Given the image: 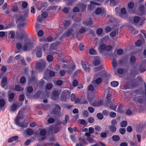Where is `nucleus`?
Here are the masks:
<instances>
[{
    "label": "nucleus",
    "mask_w": 146,
    "mask_h": 146,
    "mask_svg": "<svg viewBox=\"0 0 146 146\" xmlns=\"http://www.w3.org/2000/svg\"><path fill=\"white\" fill-rule=\"evenodd\" d=\"M111 77V75L107 74L105 72L102 71L101 72L96 73L94 75V78H96L95 80H93L92 84L93 85L96 86L100 84L102 81V78L105 80H108Z\"/></svg>",
    "instance_id": "f257e3e1"
},
{
    "label": "nucleus",
    "mask_w": 146,
    "mask_h": 146,
    "mask_svg": "<svg viewBox=\"0 0 146 146\" xmlns=\"http://www.w3.org/2000/svg\"><path fill=\"white\" fill-rule=\"evenodd\" d=\"M23 117L22 113L21 110L19 111L18 115L16 118L15 119V124L22 128L27 127L28 124V123L23 122L19 123V121Z\"/></svg>",
    "instance_id": "f03ea898"
},
{
    "label": "nucleus",
    "mask_w": 146,
    "mask_h": 146,
    "mask_svg": "<svg viewBox=\"0 0 146 146\" xmlns=\"http://www.w3.org/2000/svg\"><path fill=\"white\" fill-rule=\"evenodd\" d=\"M34 41H32L30 38L25 40L24 45L23 46L22 49L24 51L29 50L35 44Z\"/></svg>",
    "instance_id": "7ed1b4c3"
},
{
    "label": "nucleus",
    "mask_w": 146,
    "mask_h": 146,
    "mask_svg": "<svg viewBox=\"0 0 146 146\" xmlns=\"http://www.w3.org/2000/svg\"><path fill=\"white\" fill-rule=\"evenodd\" d=\"M46 61L44 60H40L38 62L36 66L37 70L39 72H41L45 68Z\"/></svg>",
    "instance_id": "20e7f679"
},
{
    "label": "nucleus",
    "mask_w": 146,
    "mask_h": 146,
    "mask_svg": "<svg viewBox=\"0 0 146 146\" xmlns=\"http://www.w3.org/2000/svg\"><path fill=\"white\" fill-rule=\"evenodd\" d=\"M37 73L35 71L33 70L32 71V77L30 78L29 80L28 83L29 84H34L36 83L37 79L35 76L37 75Z\"/></svg>",
    "instance_id": "39448f33"
},
{
    "label": "nucleus",
    "mask_w": 146,
    "mask_h": 146,
    "mask_svg": "<svg viewBox=\"0 0 146 146\" xmlns=\"http://www.w3.org/2000/svg\"><path fill=\"white\" fill-rule=\"evenodd\" d=\"M145 21V19H142L140 20V18L137 16L134 17L133 21L135 24H137L138 25L141 26L143 23Z\"/></svg>",
    "instance_id": "423d86ee"
},
{
    "label": "nucleus",
    "mask_w": 146,
    "mask_h": 146,
    "mask_svg": "<svg viewBox=\"0 0 146 146\" xmlns=\"http://www.w3.org/2000/svg\"><path fill=\"white\" fill-rule=\"evenodd\" d=\"M48 13L46 12H43L41 14V16H38L37 19L38 21L39 22H41L44 18H45L47 17Z\"/></svg>",
    "instance_id": "0eeeda50"
},
{
    "label": "nucleus",
    "mask_w": 146,
    "mask_h": 146,
    "mask_svg": "<svg viewBox=\"0 0 146 146\" xmlns=\"http://www.w3.org/2000/svg\"><path fill=\"white\" fill-rule=\"evenodd\" d=\"M139 70L141 72H143L146 70V60L143 61L139 67Z\"/></svg>",
    "instance_id": "6e6552de"
},
{
    "label": "nucleus",
    "mask_w": 146,
    "mask_h": 146,
    "mask_svg": "<svg viewBox=\"0 0 146 146\" xmlns=\"http://www.w3.org/2000/svg\"><path fill=\"white\" fill-rule=\"evenodd\" d=\"M102 61V59L99 57H96L93 61V63L95 66H96L100 64Z\"/></svg>",
    "instance_id": "1a4fd4ad"
},
{
    "label": "nucleus",
    "mask_w": 146,
    "mask_h": 146,
    "mask_svg": "<svg viewBox=\"0 0 146 146\" xmlns=\"http://www.w3.org/2000/svg\"><path fill=\"white\" fill-rule=\"evenodd\" d=\"M33 133V131L31 129L28 128L26 129L23 132V135L25 137L28 136H30L32 135Z\"/></svg>",
    "instance_id": "9d476101"
},
{
    "label": "nucleus",
    "mask_w": 146,
    "mask_h": 146,
    "mask_svg": "<svg viewBox=\"0 0 146 146\" xmlns=\"http://www.w3.org/2000/svg\"><path fill=\"white\" fill-rule=\"evenodd\" d=\"M74 33V28L72 27L68 30L67 32L63 34V36H68L70 35H73Z\"/></svg>",
    "instance_id": "9b49d317"
},
{
    "label": "nucleus",
    "mask_w": 146,
    "mask_h": 146,
    "mask_svg": "<svg viewBox=\"0 0 146 146\" xmlns=\"http://www.w3.org/2000/svg\"><path fill=\"white\" fill-rule=\"evenodd\" d=\"M28 17L27 12H25L23 16H19L17 18V21H22L25 20Z\"/></svg>",
    "instance_id": "f8f14e48"
},
{
    "label": "nucleus",
    "mask_w": 146,
    "mask_h": 146,
    "mask_svg": "<svg viewBox=\"0 0 146 146\" xmlns=\"http://www.w3.org/2000/svg\"><path fill=\"white\" fill-rule=\"evenodd\" d=\"M59 94L58 92L55 90L53 92L52 94L51 98L53 100H56L59 97Z\"/></svg>",
    "instance_id": "ddd939ff"
},
{
    "label": "nucleus",
    "mask_w": 146,
    "mask_h": 146,
    "mask_svg": "<svg viewBox=\"0 0 146 146\" xmlns=\"http://www.w3.org/2000/svg\"><path fill=\"white\" fill-rule=\"evenodd\" d=\"M82 66L84 70L86 72H89L90 71V68L89 67H87L85 63L83 60L81 61Z\"/></svg>",
    "instance_id": "4468645a"
},
{
    "label": "nucleus",
    "mask_w": 146,
    "mask_h": 146,
    "mask_svg": "<svg viewBox=\"0 0 146 146\" xmlns=\"http://www.w3.org/2000/svg\"><path fill=\"white\" fill-rule=\"evenodd\" d=\"M79 142L76 144V146H85L86 144L85 140L81 138H79Z\"/></svg>",
    "instance_id": "2eb2a0df"
},
{
    "label": "nucleus",
    "mask_w": 146,
    "mask_h": 146,
    "mask_svg": "<svg viewBox=\"0 0 146 146\" xmlns=\"http://www.w3.org/2000/svg\"><path fill=\"white\" fill-rule=\"evenodd\" d=\"M55 110H57V111L55 113V114L56 115L59 116L60 115L61 108L58 105L55 104Z\"/></svg>",
    "instance_id": "dca6fc26"
},
{
    "label": "nucleus",
    "mask_w": 146,
    "mask_h": 146,
    "mask_svg": "<svg viewBox=\"0 0 146 146\" xmlns=\"http://www.w3.org/2000/svg\"><path fill=\"white\" fill-rule=\"evenodd\" d=\"M46 129H43L40 130V134L41 135L44 136L42 137L41 139L42 140H44L45 139V137L44 136L46 133Z\"/></svg>",
    "instance_id": "f3484780"
},
{
    "label": "nucleus",
    "mask_w": 146,
    "mask_h": 146,
    "mask_svg": "<svg viewBox=\"0 0 146 146\" xmlns=\"http://www.w3.org/2000/svg\"><path fill=\"white\" fill-rule=\"evenodd\" d=\"M7 79L5 77H4L1 80V86L4 88L5 86L7 84Z\"/></svg>",
    "instance_id": "a211bd4d"
},
{
    "label": "nucleus",
    "mask_w": 146,
    "mask_h": 146,
    "mask_svg": "<svg viewBox=\"0 0 146 146\" xmlns=\"http://www.w3.org/2000/svg\"><path fill=\"white\" fill-rule=\"evenodd\" d=\"M106 45L103 44H102L99 46L98 48L99 51L102 52L106 50Z\"/></svg>",
    "instance_id": "6ab92c4d"
},
{
    "label": "nucleus",
    "mask_w": 146,
    "mask_h": 146,
    "mask_svg": "<svg viewBox=\"0 0 146 146\" xmlns=\"http://www.w3.org/2000/svg\"><path fill=\"white\" fill-rule=\"evenodd\" d=\"M105 2V4H107L108 3V1H110V4L111 6L115 5H117V3L115 0H106Z\"/></svg>",
    "instance_id": "aec40b11"
},
{
    "label": "nucleus",
    "mask_w": 146,
    "mask_h": 146,
    "mask_svg": "<svg viewBox=\"0 0 146 146\" xmlns=\"http://www.w3.org/2000/svg\"><path fill=\"white\" fill-rule=\"evenodd\" d=\"M70 20L64 21L63 22V24L65 28L69 27L71 23Z\"/></svg>",
    "instance_id": "412c9836"
},
{
    "label": "nucleus",
    "mask_w": 146,
    "mask_h": 146,
    "mask_svg": "<svg viewBox=\"0 0 146 146\" xmlns=\"http://www.w3.org/2000/svg\"><path fill=\"white\" fill-rule=\"evenodd\" d=\"M25 32L24 31L21 32L20 34H18L17 35V37L20 39H23L24 36Z\"/></svg>",
    "instance_id": "4be33fe9"
},
{
    "label": "nucleus",
    "mask_w": 146,
    "mask_h": 146,
    "mask_svg": "<svg viewBox=\"0 0 146 146\" xmlns=\"http://www.w3.org/2000/svg\"><path fill=\"white\" fill-rule=\"evenodd\" d=\"M134 99L135 101L139 102V103H141L143 102V99L142 97H135Z\"/></svg>",
    "instance_id": "5701e85b"
},
{
    "label": "nucleus",
    "mask_w": 146,
    "mask_h": 146,
    "mask_svg": "<svg viewBox=\"0 0 146 146\" xmlns=\"http://www.w3.org/2000/svg\"><path fill=\"white\" fill-rule=\"evenodd\" d=\"M5 102L3 99H0V109H1L5 106Z\"/></svg>",
    "instance_id": "b1692460"
},
{
    "label": "nucleus",
    "mask_w": 146,
    "mask_h": 146,
    "mask_svg": "<svg viewBox=\"0 0 146 146\" xmlns=\"http://www.w3.org/2000/svg\"><path fill=\"white\" fill-rule=\"evenodd\" d=\"M70 93L68 90H66L64 91L62 93V94L65 95L66 96L68 97L70 95Z\"/></svg>",
    "instance_id": "393cba45"
},
{
    "label": "nucleus",
    "mask_w": 146,
    "mask_h": 146,
    "mask_svg": "<svg viewBox=\"0 0 146 146\" xmlns=\"http://www.w3.org/2000/svg\"><path fill=\"white\" fill-rule=\"evenodd\" d=\"M109 127L110 131L114 133L116 131L117 129L115 126L110 125Z\"/></svg>",
    "instance_id": "a878e982"
},
{
    "label": "nucleus",
    "mask_w": 146,
    "mask_h": 146,
    "mask_svg": "<svg viewBox=\"0 0 146 146\" xmlns=\"http://www.w3.org/2000/svg\"><path fill=\"white\" fill-rule=\"evenodd\" d=\"M138 71L136 70H132L130 71V74L134 76H135L138 74Z\"/></svg>",
    "instance_id": "bb28decb"
},
{
    "label": "nucleus",
    "mask_w": 146,
    "mask_h": 146,
    "mask_svg": "<svg viewBox=\"0 0 146 146\" xmlns=\"http://www.w3.org/2000/svg\"><path fill=\"white\" fill-rule=\"evenodd\" d=\"M17 108V105L15 104H13L10 107V110L11 111H15V110H16Z\"/></svg>",
    "instance_id": "cd10ccee"
},
{
    "label": "nucleus",
    "mask_w": 146,
    "mask_h": 146,
    "mask_svg": "<svg viewBox=\"0 0 146 146\" xmlns=\"http://www.w3.org/2000/svg\"><path fill=\"white\" fill-rule=\"evenodd\" d=\"M120 138L118 135H114L112 137V139L114 141H117L120 140Z\"/></svg>",
    "instance_id": "c85d7f7f"
},
{
    "label": "nucleus",
    "mask_w": 146,
    "mask_h": 146,
    "mask_svg": "<svg viewBox=\"0 0 146 146\" xmlns=\"http://www.w3.org/2000/svg\"><path fill=\"white\" fill-rule=\"evenodd\" d=\"M119 84V82L117 81H113L111 83V86L113 87H116L118 86Z\"/></svg>",
    "instance_id": "c756f323"
},
{
    "label": "nucleus",
    "mask_w": 146,
    "mask_h": 146,
    "mask_svg": "<svg viewBox=\"0 0 146 146\" xmlns=\"http://www.w3.org/2000/svg\"><path fill=\"white\" fill-rule=\"evenodd\" d=\"M102 69V66H100L98 67H96L94 68V71L95 72H97L100 71Z\"/></svg>",
    "instance_id": "7c9ffc66"
},
{
    "label": "nucleus",
    "mask_w": 146,
    "mask_h": 146,
    "mask_svg": "<svg viewBox=\"0 0 146 146\" xmlns=\"http://www.w3.org/2000/svg\"><path fill=\"white\" fill-rule=\"evenodd\" d=\"M92 22V20L90 19L88 20L84 21L83 22V24L87 26H88L91 24Z\"/></svg>",
    "instance_id": "2f4dec72"
},
{
    "label": "nucleus",
    "mask_w": 146,
    "mask_h": 146,
    "mask_svg": "<svg viewBox=\"0 0 146 146\" xmlns=\"http://www.w3.org/2000/svg\"><path fill=\"white\" fill-rule=\"evenodd\" d=\"M96 86V85H94L92 84V85H89L88 87V90L92 91L94 89V87Z\"/></svg>",
    "instance_id": "473e14b6"
},
{
    "label": "nucleus",
    "mask_w": 146,
    "mask_h": 146,
    "mask_svg": "<svg viewBox=\"0 0 146 146\" xmlns=\"http://www.w3.org/2000/svg\"><path fill=\"white\" fill-rule=\"evenodd\" d=\"M89 53L90 54L95 55L96 54L95 50L93 48H92L89 50Z\"/></svg>",
    "instance_id": "72a5a7b5"
},
{
    "label": "nucleus",
    "mask_w": 146,
    "mask_h": 146,
    "mask_svg": "<svg viewBox=\"0 0 146 146\" xmlns=\"http://www.w3.org/2000/svg\"><path fill=\"white\" fill-rule=\"evenodd\" d=\"M111 63L113 68H115L117 65L116 60L115 59H113Z\"/></svg>",
    "instance_id": "f704fd0d"
},
{
    "label": "nucleus",
    "mask_w": 146,
    "mask_h": 146,
    "mask_svg": "<svg viewBox=\"0 0 146 146\" xmlns=\"http://www.w3.org/2000/svg\"><path fill=\"white\" fill-rule=\"evenodd\" d=\"M120 125L122 127H125L127 126V122L126 121H123L121 123Z\"/></svg>",
    "instance_id": "c9c22d12"
},
{
    "label": "nucleus",
    "mask_w": 146,
    "mask_h": 146,
    "mask_svg": "<svg viewBox=\"0 0 146 146\" xmlns=\"http://www.w3.org/2000/svg\"><path fill=\"white\" fill-rule=\"evenodd\" d=\"M14 96V94L13 93H11L9 97V102H12V99H13Z\"/></svg>",
    "instance_id": "e433bc0d"
},
{
    "label": "nucleus",
    "mask_w": 146,
    "mask_h": 146,
    "mask_svg": "<svg viewBox=\"0 0 146 146\" xmlns=\"http://www.w3.org/2000/svg\"><path fill=\"white\" fill-rule=\"evenodd\" d=\"M55 129V127L53 126H50V130L53 133V132H54V133H56L58 131L60 130H58L57 131H55V130L54 129Z\"/></svg>",
    "instance_id": "4c0bfd02"
},
{
    "label": "nucleus",
    "mask_w": 146,
    "mask_h": 146,
    "mask_svg": "<svg viewBox=\"0 0 146 146\" xmlns=\"http://www.w3.org/2000/svg\"><path fill=\"white\" fill-rule=\"evenodd\" d=\"M46 59L48 62H51L52 61L53 58L52 56L49 55L46 57Z\"/></svg>",
    "instance_id": "58836bf2"
},
{
    "label": "nucleus",
    "mask_w": 146,
    "mask_h": 146,
    "mask_svg": "<svg viewBox=\"0 0 146 146\" xmlns=\"http://www.w3.org/2000/svg\"><path fill=\"white\" fill-rule=\"evenodd\" d=\"M15 89L17 91H21L23 90V88H21L19 86L17 85L15 86Z\"/></svg>",
    "instance_id": "ea45409f"
},
{
    "label": "nucleus",
    "mask_w": 146,
    "mask_h": 146,
    "mask_svg": "<svg viewBox=\"0 0 146 146\" xmlns=\"http://www.w3.org/2000/svg\"><path fill=\"white\" fill-rule=\"evenodd\" d=\"M86 139L90 143H92L95 142V141L90 137H87Z\"/></svg>",
    "instance_id": "a19ab883"
},
{
    "label": "nucleus",
    "mask_w": 146,
    "mask_h": 146,
    "mask_svg": "<svg viewBox=\"0 0 146 146\" xmlns=\"http://www.w3.org/2000/svg\"><path fill=\"white\" fill-rule=\"evenodd\" d=\"M68 97L66 96L65 95H64L62 94L60 96V98L62 101L63 102H65L66 101L67 98Z\"/></svg>",
    "instance_id": "79ce46f5"
},
{
    "label": "nucleus",
    "mask_w": 146,
    "mask_h": 146,
    "mask_svg": "<svg viewBox=\"0 0 146 146\" xmlns=\"http://www.w3.org/2000/svg\"><path fill=\"white\" fill-rule=\"evenodd\" d=\"M117 120L115 119H113L112 120L111 122V125L115 126L116 125H117Z\"/></svg>",
    "instance_id": "37998d69"
},
{
    "label": "nucleus",
    "mask_w": 146,
    "mask_h": 146,
    "mask_svg": "<svg viewBox=\"0 0 146 146\" xmlns=\"http://www.w3.org/2000/svg\"><path fill=\"white\" fill-rule=\"evenodd\" d=\"M116 107V105L112 104H111L109 108L110 109H111L112 110L115 111Z\"/></svg>",
    "instance_id": "c03bdc74"
},
{
    "label": "nucleus",
    "mask_w": 146,
    "mask_h": 146,
    "mask_svg": "<svg viewBox=\"0 0 146 146\" xmlns=\"http://www.w3.org/2000/svg\"><path fill=\"white\" fill-rule=\"evenodd\" d=\"M69 119V118L68 116L67 115H66L65 117V121L63 122V124L64 125H65L66 124L67 121H68Z\"/></svg>",
    "instance_id": "a18cd8bd"
},
{
    "label": "nucleus",
    "mask_w": 146,
    "mask_h": 146,
    "mask_svg": "<svg viewBox=\"0 0 146 146\" xmlns=\"http://www.w3.org/2000/svg\"><path fill=\"white\" fill-rule=\"evenodd\" d=\"M97 117L100 119H102L103 118L102 114L101 113H98L97 115Z\"/></svg>",
    "instance_id": "49530a36"
},
{
    "label": "nucleus",
    "mask_w": 146,
    "mask_h": 146,
    "mask_svg": "<svg viewBox=\"0 0 146 146\" xmlns=\"http://www.w3.org/2000/svg\"><path fill=\"white\" fill-rule=\"evenodd\" d=\"M52 86V84L51 83L47 84L46 85V88L48 90L51 89Z\"/></svg>",
    "instance_id": "de8ad7c7"
},
{
    "label": "nucleus",
    "mask_w": 146,
    "mask_h": 146,
    "mask_svg": "<svg viewBox=\"0 0 146 146\" xmlns=\"http://www.w3.org/2000/svg\"><path fill=\"white\" fill-rule=\"evenodd\" d=\"M103 104V100H100L98 101L96 105L94 106H99L102 105Z\"/></svg>",
    "instance_id": "09e8293b"
},
{
    "label": "nucleus",
    "mask_w": 146,
    "mask_h": 146,
    "mask_svg": "<svg viewBox=\"0 0 146 146\" xmlns=\"http://www.w3.org/2000/svg\"><path fill=\"white\" fill-rule=\"evenodd\" d=\"M20 61L22 64L24 66H25L27 65L26 63V61L25 60H24L23 57H22L21 58Z\"/></svg>",
    "instance_id": "8fccbe9b"
},
{
    "label": "nucleus",
    "mask_w": 146,
    "mask_h": 146,
    "mask_svg": "<svg viewBox=\"0 0 146 146\" xmlns=\"http://www.w3.org/2000/svg\"><path fill=\"white\" fill-rule=\"evenodd\" d=\"M75 103L76 104L77 103H85V102H83L82 101H80V99H79L78 98H76L75 100L74 101Z\"/></svg>",
    "instance_id": "3c124183"
},
{
    "label": "nucleus",
    "mask_w": 146,
    "mask_h": 146,
    "mask_svg": "<svg viewBox=\"0 0 146 146\" xmlns=\"http://www.w3.org/2000/svg\"><path fill=\"white\" fill-rule=\"evenodd\" d=\"M63 82L61 80H58L56 81V84L58 86H61Z\"/></svg>",
    "instance_id": "603ef678"
},
{
    "label": "nucleus",
    "mask_w": 146,
    "mask_h": 146,
    "mask_svg": "<svg viewBox=\"0 0 146 146\" xmlns=\"http://www.w3.org/2000/svg\"><path fill=\"white\" fill-rule=\"evenodd\" d=\"M134 6V3L133 2H131L129 3L128 5L129 8L130 9H132V8H133Z\"/></svg>",
    "instance_id": "864d4df0"
},
{
    "label": "nucleus",
    "mask_w": 146,
    "mask_h": 146,
    "mask_svg": "<svg viewBox=\"0 0 146 146\" xmlns=\"http://www.w3.org/2000/svg\"><path fill=\"white\" fill-rule=\"evenodd\" d=\"M109 115L110 117H115L116 116V114L115 113L111 111V112L109 113Z\"/></svg>",
    "instance_id": "5fc2aeb1"
},
{
    "label": "nucleus",
    "mask_w": 146,
    "mask_h": 146,
    "mask_svg": "<svg viewBox=\"0 0 146 146\" xmlns=\"http://www.w3.org/2000/svg\"><path fill=\"white\" fill-rule=\"evenodd\" d=\"M102 10L100 8H98L96 9L95 13L97 14H99L102 12Z\"/></svg>",
    "instance_id": "6e6d98bb"
},
{
    "label": "nucleus",
    "mask_w": 146,
    "mask_h": 146,
    "mask_svg": "<svg viewBox=\"0 0 146 146\" xmlns=\"http://www.w3.org/2000/svg\"><path fill=\"white\" fill-rule=\"evenodd\" d=\"M103 32V30L101 29H98L96 31L97 34L99 35H100Z\"/></svg>",
    "instance_id": "4d7b16f0"
},
{
    "label": "nucleus",
    "mask_w": 146,
    "mask_h": 146,
    "mask_svg": "<svg viewBox=\"0 0 146 146\" xmlns=\"http://www.w3.org/2000/svg\"><path fill=\"white\" fill-rule=\"evenodd\" d=\"M119 132L122 134H124L125 132V129L123 128H121L119 130Z\"/></svg>",
    "instance_id": "13d9d810"
},
{
    "label": "nucleus",
    "mask_w": 146,
    "mask_h": 146,
    "mask_svg": "<svg viewBox=\"0 0 146 146\" xmlns=\"http://www.w3.org/2000/svg\"><path fill=\"white\" fill-rule=\"evenodd\" d=\"M141 40H138L135 42V44L137 46H139L141 45Z\"/></svg>",
    "instance_id": "bf43d9fd"
},
{
    "label": "nucleus",
    "mask_w": 146,
    "mask_h": 146,
    "mask_svg": "<svg viewBox=\"0 0 146 146\" xmlns=\"http://www.w3.org/2000/svg\"><path fill=\"white\" fill-rule=\"evenodd\" d=\"M108 17L109 18H111V19H110L109 21V22L110 23H112L114 22L115 21V19L113 17H112L111 16H109Z\"/></svg>",
    "instance_id": "052dcab7"
},
{
    "label": "nucleus",
    "mask_w": 146,
    "mask_h": 146,
    "mask_svg": "<svg viewBox=\"0 0 146 146\" xmlns=\"http://www.w3.org/2000/svg\"><path fill=\"white\" fill-rule=\"evenodd\" d=\"M136 60V58L134 56H131L130 57V61L131 62H134Z\"/></svg>",
    "instance_id": "680f3d73"
},
{
    "label": "nucleus",
    "mask_w": 146,
    "mask_h": 146,
    "mask_svg": "<svg viewBox=\"0 0 146 146\" xmlns=\"http://www.w3.org/2000/svg\"><path fill=\"white\" fill-rule=\"evenodd\" d=\"M44 34L42 30H40L37 33V35L38 36H42Z\"/></svg>",
    "instance_id": "e2e57ef3"
},
{
    "label": "nucleus",
    "mask_w": 146,
    "mask_h": 146,
    "mask_svg": "<svg viewBox=\"0 0 146 146\" xmlns=\"http://www.w3.org/2000/svg\"><path fill=\"white\" fill-rule=\"evenodd\" d=\"M36 55L38 57H40L42 56V52L40 50L37 51L36 53Z\"/></svg>",
    "instance_id": "0e129e2a"
},
{
    "label": "nucleus",
    "mask_w": 146,
    "mask_h": 146,
    "mask_svg": "<svg viewBox=\"0 0 146 146\" xmlns=\"http://www.w3.org/2000/svg\"><path fill=\"white\" fill-rule=\"evenodd\" d=\"M84 45L83 44L80 43L79 46V48L80 51H82L84 49Z\"/></svg>",
    "instance_id": "69168bd1"
},
{
    "label": "nucleus",
    "mask_w": 146,
    "mask_h": 146,
    "mask_svg": "<svg viewBox=\"0 0 146 146\" xmlns=\"http://www.w3.org/2000/svg\"><path fill=\"white\" fill-rule=\"evenodd\" d=\"M88 121L90 123H92L94 122V119L93 117H91L88 119Z\"/></svg>",
    "instance_id": "338daca9"
},
{
    "label": "nucleus",
    "mask_w": 146,
    "mask_h": 146,
    "mask_svg": "<svg viewBox=\"0 0 146 146\" xmlns=\"http://www.w3.org/2000/svg\"><path fill=\"white\" fill-rule=\"evenodd\" d=\"M92 146H106L104 144L101 143H96L94 145H92Z\"/></svg>",
    "instance_id": "774afa93"
}]
</instances>
